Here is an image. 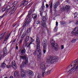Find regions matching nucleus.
<instances>
[{
    "instance_id": "obj_29",
    "label": "nucleus",
    "mask_w": 78,
    "mask_h": 78,
    "mask_svg": "<svg viewBox=\"0 0 78 78\" xmlns=\"http://www.w3.org/2000/svg\"><path fill=\"white\" fill-rule=\"evenodd\" d=\"M32 17L34 19L37 17V15H36V14H33L32 15Z\"/></svg>"
},
{
    "instance_id": "obj_27",
    "label": "nucleus",
    "mask_w": 78,
    "mask_h": 78,
    "mask_svg": "<svg viewBox=\"0 0 78 78\" xmlns=\"http://www.w3.org/2000/svg\"><path fill=\"white\" fill-rule=\"evenodd\" d=\"M30 39V37L28 36H27L25 39V42H28L29 41Z\"/></svg>"
},
{
    "instance_id": "obj_57",
    "label": "nucleus",
    "mask_w": 78,
    "mask_h": 78,
    "mask_svg": "<svg viewBox=\"0 0 78 78\" xmlns=\"http://www.w3.org/2000/svg\"><path fill=\"white\" fill-rule=\"evenodd\" d=\"M37 24H39V20H38L36 22Z\"/></svg>"
},
{
    "instance_id": "obj_54",
    "label": "nucleus",
    "mask_w": 78,
    "mask_h": 78,
    "mask_svg": "<svg viewBox=\"0 0 78 78\" xmlns=\"http://www.w3.org/2000/svg\"><path fill=\"white\" fill-rule=\"evenodd\" d=\"M32 43H30L27 46V47H28V48H29V47H30V45Z\"/></svg>"
},
{
    "instance_id": "obj_42",
    "label": "nucleus",
    "mask_w": 78,
    "mask_h": 78,
    "mask_svg": "<svg viewBox=\"0 0 78 78\" xmlns=\"http://www.w3.org/2000/svg\"><path fill=\"white\" fill-rule=\"evenodd\" d=\"M78 59H76L74 61V63H75V64H78Z\"/></svg>"
},
{
    "instance_id": "obj_8",
    "label": "nucleus",
    "mask_w": 78,
    "mask_h": 78,
    "mask_svg": "<svg viewBox=\"0 0 78 78\" xmlns=\"http://www.w3.org/2000/svg\"><path fill=\"white\" fill-rule=\"evenodd\" d=\"M47 40L46 39H45L43 41V48H45L47 47Z\"/></svg>"
},
{
    "instance_id": "obj_33",
    "label": "nucleus",
    "mask_w": 78,
    "mask_h": 78,
    "mask_svg": "<svg viewBox=\"0 0 78 78\" xmlns=\"http://www.w3.org/2000/svg\"><path fill=\"white\" fill-rule=\"evenodd\" d=\"M23 38H21V39L20 40V42L19 43V44L20 45V44H22V41L23 40Z\"/></svg>"
},
{
    "instance_id": "obj_28",
    "label": "nucleus",
    "mask_w": 78,
    "mask_h": 78,
    "mask_svg": "<svg viewBox=\"0 0 78 78\" xmlns=\"http://www.w3.org/2000/svg\"><path fill=\"white\" fill-rule=\"evenodd\" d=\"M27 45H28L27 42L26 41L23 44V47H24V46H25V47H27Z\"/></svg>"
},
{
    "instance_id": "obj_17",
    "label": "nucleus",
    "mask_w": 78,
    "mask_h": 78,
    "mask_svg": "<svg viewBox=\"0 0 78 78\" xmlns=\"http://www.w3.org/2000/svg\"><path fill=\"white\" fill-rule=\"evenodd\" d=\"M5 33L6 32H5L4 33H3L1 34H0V40H1V39H3L4 38V37L5 36Z\"/></svg>"
},
{
    "instance_id": "obj_1",
    "label": "nucleus",
    "mask_w": 78,
    "mask_h": 78,
    "mask_svg": "<svg viewBox=\"0 0 78 78\" xmlns=\"http://www.w3.org/2000/svg\"><path fill=\"white\" fill-rule=\"evenodd\" d=\"M58 57L55 56L54 57L48 56L47 58V61L48 62H50L51 63H53L56 60H57Z\"/></svg>"
},
{
    "instance_id": "obj_56",
    "label": "nucleus",
    "mask_w": 78,
    "mask_h": 78,
    "mask_svg": "<svg viewBox=\"0 0 78 78\" xmlns=\"http://www.w3.org/2000/svg\"><path fill=\"white\" fill-rule=\"evenodd\" d=\"M61 48L62 50V49H64V45H62L61 46Z\"/></svg>"
},
{
    "instance_id": "obj_50",
    "label": "nucleus",
    "mask_w": 78,
    "mask_h": 78,
    "mask_svg": "<svg viewBox=\"0 0 78 78\" xmlns=\"http://www.w3.org/2000/svg\"><path fill=\"white\" fill-rule=\"evenodd\" d=\"M75 25H78V20H76L75 22Z\"/></svg>"
},
{
    "instance_id": "obj_21",
    "label": "nucleus",
    "mask_w": 78,
    "mask_h": 78,
    "mask_svg": "<svg viewBox=\"0 0 78 78\" xmlns=\"http://www.w3.org/2000/svg\"><path fill=\"white\" fill-rule=\"evenodd\" d=\"M16 8H13L12 9V10H11L10 15H11V14H13L14 13L15 11H16Z\"/></svg>"
},
{
    "instance_id": "obj_7",
    "label": "nucleus",
    "mask_w": 78,
    "mask_h": 78,
    "mask_svg": "<svg viewBox=\"0 0 78 78\" xmlns=\"http://www.w3.org/2000/svg\"><path fill=\"white\" fill-rule=\"evenodd\" d=\"M25 59V62H23L22 63V65L20 66V67H24L26 66L27 64L28 63V58H27V57H26V58H24Z\"/></svg>"
},
{
    "instance_id": "obj_47",
    "label": "nucleus",
    "mask_w": 78,
    "mask_h": 78,
    "mask_svg": "<svg viewBox=\"0 0 78 78\" xmlns=\"http://www.w3.org/2000/svg\"><path fill=\"white\" fill-rule=\"evenodd\" d=\"M46 73H48V74H50L51 73V71L50 70H48V71H47L46 72Z\"/></svg>"
},
{
    "instance_id": "obj_19",
    "label": "nucleus",
    "mask_w": 78,
    "mask_h": 78,
    "mask_svg": "<svg viewBox=\"0 0 78 78\" xmlns=\"http://www.w3.org/2000/svg\"><path fill=\"white\" fill-rule=\"evenodd\" d=\"M19 75V73L18 71H15L14 73V76H18Z\"/></svg>"
},
{
    "instance_id": "obj_40",
    "label": "nucleus",
    "mask_w": 78,
    "mask_h": 78,
    "mask_svg": "<svg viewBox=\"0 0 78 78\" xmlns=\"http://www.w3.org/2000/svg\"><path fill=\"white\" fill-rule=\"evenodd\" d=\"M25 73V72H24L23 69H21V73L22 74V73Z\"/></svg>"
},
{
    "instance_id": "obj_32",
    "label": "nucleus",
    "mask_w": 78,
    "mask_h": 78,
    "mask_svg": "<svg viewBox=\"0 0 78 78\" xmlns=\"http://www.w3.org/2000/svg\"><path fill=\"white\" fill-rule=\"evenodd\" d=\"M20 58L22 59H24V58H26V56L24 55V56H20Z\"/></svg>"
},
{
    "instance_id": "obj_2",
    "label": "nucleus",
    "mask_w": 78,
    "mask_h": 78,
    "mask_svg": "<svg viewBox=\"0 0 78 78\" xmlns=\"http://www.w3.org/2000/svg\"><path fill=\"white\" fill-rule=\"evenodd\" d=\"M40 67L41 69H42V72L41 74V77H44V75H45V69H46V68L45 67V65L44 64V63H42L40 65Z\"/></svg>"
},
{
    "instance_id": "obj_14",
    "label": "nucleus",
    "mask_w": 78,
    "mask_h": 78,
    "mask_svg": "<svg viewBox=\"0 0 78 78\" xmlns=\"http://www.w3.org/2000/svg\"><path fill=\"white\" fill-rule=\"evenodd\" d=\"M26 23L27 24V27H30V17H29L27 20Z\"/></svg>"
},
{
    "instance_id": "obj_16",
    "label": "nucleus",
    "mask_w": 78,
    "mask_h": 78,
    "mask_svg": "<svg viewBox=\"0 0 78 78\" xmlns=\"http://www.w3.org/2000/svg\"><path fill=\"white\" fill-rule=\"evenodd\" d=\"M27 73L28 74H30L31 76H33L34 75V73L33 72V71L29 70L27 69Z\"/></svg>"
},
{
    "instance_id": "obj_6",
    "label": "nucleus",
    "mask_w": 78,
    "mask_h": 78,
    "mask_svg": "<svg viewBox=\"0 0 78 78\" xmlns=\"http://www.w3.org/2000/svg\"><path fill=\"white\" fill-rule=\"evenodd\" d=\"M72 33L73 34H74L75 36H77L78 34V27H75Z\"/></svg>"
},
{
    "instance_id": "obj_59",
    "label": "nucleus",
    "mask_w": 78,
    "mask_h": 78,
    "mask_svg": "<svg viewBox=\"0 0 78 78\" xmlns=\"http://www.w3.org/2000/svg\"><path fill=\"white\" fill-rule=\"evenodd\" d=\"M46 8H48V4H46Z\"/></svg>"
},
{
    "instance_id": "obj_26",
    "label": "nucleus",
    "mask_w": 78,
    "mask_h": 78,
    "mask_svg": "<svg viewBox=\"0 0 78 78\" xmlns=\"http://www.w3.org/2000/svg\"><path fill=\"white\" fill-rule=\"evenodd\" d=\"M24 28L25 27H21L19 29V30L20 31V30H21V33H22Z\"/></svg>"
},
{
    "instance_id": "obj_18",
    "label": "nucleus",
    "mask_w": 78,
    "mask_h": 78,
    "mask_svg": "<svg viewBox=\"0 0 78 78\" xmlns=\"http://www.w3.org/2000/svg\"><path fill=\"white\" fill-rule=\"evenodd\" d=\"M6 67V64L3 62L1 64V67L2 69H5Z\"/></svg>"
},
{
    "instance_id": "obj_9",
    "label": "nucleus",
    "mask_w": 78,
    "mask_h": 78,
    "mask_svg": "<svg viewBox=\"0 0 78 78\" xmlns=\"http://www.w3.org/2000/svg\"><path fill=\"white\" fill-rule=\"evenodd\" d=\"M41 9H42V10L41 11H40V15L41 16V17H42L43 12L44 11V9H45V6H44V4H43L42 5L41 8Z\"/></svg>"
},
{
    "instance_id": "obj_41",
    "label": "nucleus",
    "mask_w": 78,
    "mask_h": 78,
    "mask_svg": "<svg viewBox=\"0 0 78 78\" xmlns=\"http://www.w3.org/2000/svg\"><path fill=\"white\" fill-rule=\"evenodd\" d=\"M57 30H58V27H56L54 28V31L55 32H56V31H57Z\"/></svg>"
},
{
    "instance_id": "obj_13",
    "label": "nucleus",
    "mask_w": 78,
    "mask_h": 78,
    "mask_svg": "<svg viewBox=\"0 0 78 78\" xmlns=\"http://www.w3.org/2000/svg\"><path fill=\"white\" fill-rule=\"evenodd\" d=\"M28 1H23L21 2V6L22 5H23V6H26L28 5Z\"/></svg>"
},
{
    "instance_id": "obj_37",
    "label": "nucleus",
    "mask_w": 78,
    "mask_h": 78,
    "mask_svg": "<svg viewBox=\"0 0 78 78\" xmlns=\"http://www.w3.org/2000/svg\"><path fill=\"white\" fill-rule=\"evenodd\" d=\"M76 39H73L71 41V42H72V43H74L76 42Z\"/></svg>"
},
{
    "instance_id": "obj_52",
    "label": "nucleus",
    "mask_w": 78,
    "mask_h": 78,
    "mask_svg": "<svg viewBox=\"0 0 78 78\" xmlns=\"http://www.w3.org/2000/svg\"><path fill=\"white\" fill-rule=\"evenodd\" d=\"M2 52H0V61L1 59V58H2Z\"/></svg>"
},
{
    "instance_id": "obj_30",
    "label": "nucleus",
    "mask_w": 78,
    "mask_h": 78,
    "mask_svg": "<svg viewBox=\"0 0 78 78\" xmlns=\"http://www.w3.org/2000/svg\"><path fill=\"white\" fill-rule=\"evenodd\" d=\"M53 6V4L51 3L50 5V10L51 11H52V8Z\"/></svg>"
},
{
    "instance_id": "obj_4",
    "label": "nucleus",
    "mask_w": 78,
    "mask_h": 78,
    "mask_svg": "<svg viewBox=\"0 0 78 78\" xmlns=\"http://www.w3.org/2000/svg\"><path fill=\"white\" fill-rule=\"evenodd\" d=\"M36 43L37 44V51H38L37 55L38 58H39V37L37 38Z\"/></svg>"
},
{
    "instance_id": "obj_64",
    "label": "nucleus",
    "mask_w": 78,
    "mask_h": 78,
    "mask_svg": "<svg viewBox=\"0 0 78 78\" xmlns=\"http://www.w3.org/2000/svg\"><path fill=\"white\" fill-rule=\"evenodd\" d=\"M9 78H13V76H10Z\"/></svg>"
},
{
    "instance_id": "obj_23",
    "label": "nucleus",
    "mask_w": 78,
    "mask_h": 78,
    "mask_svg": "<svg viewBox=\"0 0 78 78\" xmlns=\"http://www.w3.org/2000/svg\"><path fill=\"white\" fill-rule=\"evenodd\" d=\"M9 12V9H7L5 11V12L4 14L5 16H6L7 14H8L10 13V11Z\"/></svg>"
},
{
    "instance_id": "obj_31",
    "label": "nucleus",
    "mask_w": 78,
    "mask_h": 78,
    "mask_svg": "<svg viewBox=\"0 0 78 78\" xmlns=\"http://www.w3.org/2000/svg\"><path fill=\"white\" fill-rule=\"evenodd\" d=\"M78 15V13H77V12H75L74 13V19H75V18H76V17H77V16Z\"/></svg>"
},
{
    "instance_id": "obj_24",
    "label": "nucleus",
    "mask_w": 78,
    "mask_h": 78,
    "mask_svg": "<svg viewBox=\"0 0 78 78\" xmlns=\"http://www.w3.org/2000/svg\"><path fill=\"white\" fill-rule=\"evenodd\" d=\"M26 52V50L25 48H23L22 50H21V53L22 54H23V53H25Z\"/></svg>"
},
{
    "instance_id": "obj_45",
    "label": "nucleus",
    "mask_w": 78,
    "mask_h": 78,
    "mask_svg": "<svg viewBox=\"0 0 78 78\" xmlns=\"http://www.w3.org/2000/svg\"><path fill=\"white\" fill-rule=\"evenodd\" d=\"M45 49H46V48H43V51L44 54H45L46 52V50H45Z\"/></svg>"
},
{
    "instance_id": "obj_58",
    "label": "nucleus",
    "mask_w": 78,
    "mask_h": 78,
    "mask_svg": "<svg viewBox=\"0 0 78 78\" xmlns=\"http://www.w3.org/2000/svg\"><path fill=\"white\" fill-rule=\"evenodd\" d=\"M17 25V23H15V24H14L12 26L13 27H15V26H16V25Z\"/></svg>"
},
{
    "instance_id": "obj_38",
    "label": "nucleus",
    "mask_w": 78,
    "mask_h": 78,
    "mask_svg": "<svg viewBox=\"0 0 78 78\" xmlns=\"http://www.w3.org/2000/svg\"><path fill=\"white\" fill-rule=\"evenodd\" d=\"M30 43H31V44H32V43H33V42H34V39H33L31 37H30Z\"/></svg>"
},
{
    "instance_id": "obj_11",
    "label": "nucleus",
    "mask_w": 78,
    "mask_h": 78,
    "mask_svg": "<svg viewBox=\"0 0 78 78\" xmlns=\"http://www.w3.org/2000/svg\"><path fill=\"white\" fill-rule=\"evenodd\" d=\"M12 67L14 70H16L17 69V66H16V64L15 61H13L12 62Z\"/></svg>"
},
{
    "instance_id": "obj_25",
    "label": "nucleus",
    "mask_w": 78,
    "mask_h": 78,
    "mask_svg": "<svg viewBox=\"0 0 78 78\" xmlns=\"http://www.w3.org/2000/svg\"><path fill=\"white\" fill-rule=\"evenodd\" d=\"M73 66H74V67H75L76 69H78V64H74L73 65Z\"/></svg>"
},
{
    "instance_id": "obj_3",
    "label": "nucleus",
    "mask_w": 78,
    "mask_h": 78,
    "mask_svg": "<svg viewBox=\"0 0 78 78\" xmlns=\"http://www.w3.org/2000/svg\"><path fill=\"white\" fill-rule=\"evenodd\" d=\"M51 45L52 47L54 48L56 51H57L58 50V45L57 44H55V42L53 40H52V41H51Z\"/></svg>"
},
{
    "instance_id": "obj_43",
    "label": "nucleus",
    "mask_w": 78,
    "mask_h": 78,
    "mask_svg": "<svg viewBox=\"0 0 78 78\" xmlns=\"http://www.w3.org/2000/svg\"><path fill=\"white\" fill-rule=\"evenodd\" d=\"M6 67L7 68H8V69L9 68H10L11 67V65H6Z\"/></svg>"
},
{
    "instance_id": "obj_22",
    "label": "nucleus",
    "mask_w": 78,
    "mask_h": 78,
    "mask_svg": "<svg viewBox=\"0 0 78 78\" xmlns=\"http://www.w3.org/2000/svg\"><path fill=\"white\" fill-rule=\"evenodd\" d=\"M32 13V10L31 9H30L29 11V13L28 14V15L27 16V17H29L31 14Z\"/></svg>"
},
{
    "instance_id": "obj_62",
    "label": "nucleus",
    "mask_w": 78,
    "mask_h": 78,
    "mask_svg": "<svg viewBox=\"0 0 78 78\" xmlns=\"http://www.w3.org/2000/svg\"><path fill=\"white\" fill-rule=\"evenodd\" d=\"M72 22H73V20H71V21H69V23H71Z\"/></svg>"
},
{
    "instance_id": "obj_15",
    "label": "nucleus",
    "mask_w": 78,
    "mask_h": 78,
    "mask_svg": "<svg viewBox=\"0 0 78 78\" xmlns=\"http://www.w3.org/2000/svg\"><path fill=\"white\" fill-rule=\"evenodd\" d=\"M3 51L4 52V54H3V56H6V54H7V53L8 52V51L7 50V49H6V48L5 47L4 48Z\"/></svg>"
},
{
    "instance_id": "obj_36",
    "label": "nucleus",
    "mask_w": 78,
    "mask_h": 78,
    "mask_svg": "<svg viewBox=\"0 0 78 78\" xmlns=\"http://www.w3.org/2000/svg\"><path fill=\"white\" fill-rule=\"evenodd\" d=\"M21 75L22 77H24L26 75L25 73H22V74L21 73Z\"/></svg>"
},
{
    "instance_id": "obj_49",
    "label": "nucleus",
    "mask_w": 78,
    "mask_h": 78,
    "mask_svg": "<svg viewBox=\"0 0 78 78\" xmlns=\"http://www.w3.org/2000/svg\"><path fill=\"white\" fill-rule=\"evenodd\" d=\"M35 78H39V74H38L37 75H36Z\"/></svg>"
},
{
    "instance_id": "obj_34",
    "label": "nucleus",
    "mask_w": 78,
    "mask_h": 78,
    "mask_svg": "<svg viewBox=\"0 0 78 78\" xmlns=\"http://www.w3.org/2000/svg\"><path fill=\"white\" fill-rule=\"evenodd\" d=\"M31 29L30 28H28L27 30V33H30L31 32Z\"/></svg>"
},
{
    "instance_id": "obj_44",
    "label": "nucleus",
    "mask_w": 78,
    "mask_h": 78,
    "mask_svg": "<svg viewBox=\"0 0 78 78\" xmlns=\"http://www.w3.org/2000/svg\"><path fill=\"white\" fill-rule=\"evenodd\" d=\"M39 51H40V57H41L42 56V51L41 50H39Z\"/></svg>"
},
{
    "instance_id": "obj_46",
    "label": "nucleus",
    "mask_w": 78,
    "mask_h": 78,
    "mask_svg": "<svg viewBox=\"0 0 78 78\" xmlns=\"http://www.w3.org/2000/svg\"><path fill=\"white\" fill-rule=\"evenodd\" d=\"M6 8H2V12H4V11H5V10H6Z\"/></svg>"
},
{
    "instance_id": "obj_12",
    "label": "nucleus",
    "mask_w": 78,
    "mask_h": 78,
    "mask_svg": "<svg viewBox=\"0 0 78 78\" xmlns=\"http://www.w3.org/2000/svg\"><path fill=\"white\" fill-rule=\"evenodd\" d=\"M60 4L59 2H57L55 3H54L53 4V8L54 9H56V8H57V7H58V6Z\"/></svg>"
},
{
    "instance_id": "obj_20",
    "label": "nucleus",
    "mask_w": 78,
    "mask_h": 78,
    "mask_svg": "<svg viewBox=\"0 0 78 78\" xmlns=\"http://www.w3.org/2000/svg\"><path fill=\"white\" fill-rule=\"evenodd\" d=\"M9 36H10V34H8L7 36L5 37V38L4 40V42H6V41L8 39L9 37Z\"/></svg>"
},
{
    "instance_id": "obj_55",
    "label": "nucleus",
    "mask_w": 78,
    "mask_h": 78,
    "mask_svg": "<svg viewBox=\"0 0 78 78\" xmlns=\"http://www.w3.org/2000/svg\"><path fill=\"white\" fill-rule=\"evenodd\" d=\"M37 53V52L36 51H35L34 52V56H36V53Z\"/></svg>"
},
{
    "instance_id": "obj_35",
    "label": "nucleus",
    "mask_w": 78,
    "mask_h": 78,
    "mask_svg": "<svg viewBox=\"0 0 78 78\" xmlns=\"http://www.w3.org/2000/svg\"><path fill=\"white\" fill-rule=\"evenodd\" d=\"M26 36V34L24 33L22 34V36H21V39H23V37H25Z\"/></svg>"
},
{
    "instance_id": "obj_60",
    "label": "nucleus",
    "mask_w": 78,
    "mask_h": 78,
    "mask_svg": "<svg viewBox=\"0 0 78 78\" xmlns=\"http://www.w3.org/2000/svg\"><path fill=\"white\" fill-rule=\"evenodd\" d=\"M56 25L57 26H58V22H56Z\"/></svg>"
},
{
    "instance_id": "obj_5",
    "label": "nucleus",
    "mask_w": 78,
    "mask_h": 78,
    "mask_svg": "<svg viewBox=\"0 0 78 78\" xmlns=\"http://www.w3.org/2000/svg\"><path fill=\"white\" fill-rule=\"evenodd\" d=\"M47 19H46V18L44 16H43L42 19V20L41 21V25L43 27H44L45 28L47 27V25H46V24H45V22Z\"/></svg>"
},
{
    "instance_id": "obj_51",
    "label": "nucleus",
    "mask_w": 78,
    "mask_h": 78,
    "mask_svg": "<svg viewBox=\"0 0 78 78\" xmlns=\"http://www.w3.org/2000/svg\"><path fill=\"white\" fill-rule=\"evenodd\" d=\"M26 25H27L26 23L25 22L23 24V28H25V26H26Z\"/></svg>"
},
{
    "instance_id": "obj_10",
    "label": "nucleus",
    "mask_w": 78,
    "mask_h": 78,
    "mask_svg": "<svg viewBox=\"0 0 78 78\" xmlns=\"http://www.w3.org/2000/svg\"><path fill=\"white\" fill-rule=\"evenodd\" d=\"M61 9L63 10H65L66 9V11H69L70 9V6L68 5H66L65 7L63 6Z\"/></svg>"
},
{
    "instance_id": "obj_48",
    "label": "nucleus",
    "mask_w": 78,
    "mask_h": 78,
    "mask_svg": "<svg viewBox=\"0 0 78 78\" xmlns=\"http://www.w3.org/2000/svg\"><path fill=\"white\" fill-rule=\"evenodd\" d=\"M16 39H15L13 41L12 44H15V42H16Z\"/></svg>"
},
{
    "instance_id": "obj_39",
    "label": "nucleus",
    "mask_w": 78,
    "mask_h": 78,
    "mask_svg": "<svg viewBox=\"0 0 78 78\" xmlns=\"http://www.w3.org/2000/svg\"><path fill=\"white\" fill-rule=\"evenodd\" d=\"M10 6L9 5H7L6 6V8L7 9H10Z\"/></svg>"
},
{
    "instance_id": "obj_63",
    "label": "nucleus",
    "mask_w": 78,
    "mask_h": 78,
    "mask_svg": "<svg viewBox=\"0 0 78 78\" xmlns=\"http://www.w3.org/2000/svg\"><path fill=\"white\" fill-rule=\"evenodd\" d=\"M60 34V32H58V33L56 34V35H58V34Z\"/></svg>"
},
{
    "instance_id": "obj_61",
    "label": "nucleus",
    "mask_w": 78,
    "mask_h": 78,
    "mask_svg": "<svg viewBox=\"0 0 78 78\" xmlns=\"http://www.w3.org/2000/svg\"><path fill=\"white\" fill-rule=\"evenodd\" d=\"M73 68H71L68 72H70L72 70H73Z\"/></svg>"
},
{
    "instance_id": "obj_53",
    "label": "nucleus",
    "mask_w": 78,
    "mask_h": 78,
    "mask_svg": "<svg viewBox=\"0 0 78 78\" xmlns=\"http://www.w3.org/2000/svg\"><path fill=\"white\" fill-rule=\"evenodd\" d=\"M5 16V14H4L2 16H0V19H2V18H3V17L4 16Z\"/></svg>"
}]
</instances>
